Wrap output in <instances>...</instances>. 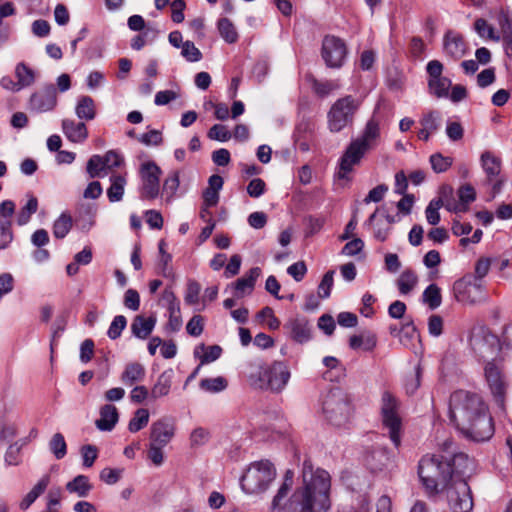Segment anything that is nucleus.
Returning <instances> with one entry per match:
<instances>
[{"instance_id": "1", "label": "nucleus", "mask_w": 512, "mask_h": 512, "mask_svg": "<svg viewBox=\"0 0 512 512\" xmlns=\"http://www.w3.org/2000/svg\"><path fill=\"white\" fill-rule=\"evenodd\" d=\"M293 481V470H286L283 482L272 499L274 512H329L332 506L331 476L326 470L314 467L306 459L301 468V485L290 494Z\"/></svg>"}, {"instance_id": "2", "label": "nucleus", "mask_w": 512, "mask_h": 512, "mask_svg": "<svg viewBox=\"0 0 512 512\" xmlns=\"http://www.w3.org/2000/svg\"><path fill=\"white\" fill-rule=\"evenodd\" d=\"M449 417L456 429L475 442L489 440L494 434L489 408L481 395L456 390L450 395Z\"/></svg>"}, {"instance_id": "3", "label": "nucleus", "mask_w": 512, "mask_h": 512, "mask_svg": "<svg viewBox=\"0 0 512 512\" xmlns=\"http://www.w3.org/2000/svg\"><path fill=\"white\" fill-rule=\"evenodd\" d=\"M471 461L464 453H454L452 457L425 455L418 465V475L428 494L439 493L458 474H466Z\"/></svg>"}, {"instance_id": "4", "label": "nucleus", "mask_w": 512, "mask_h": 512, "mask_svg": "<svg viewBox=\"0 0 512 512\" xmlns=\"http://www.w3.org/2000/svg\"><path fill=\"white\" fill-rule=\"evenodd\" d=\"M251 368L249 380L252 385L275 393L283 391L291 377L287 364L282 361H274L271 365L256 362Z\"/></svg>"}, {"instance_id": "5", "label": "nucleus", "mask_w": 512, "mask_h": 512, "mask_svg": "<svg viewBox=\"0 0 512 512\" xmlns=\"http://www.w3.org/2000/svg\"><path fill=\"white\" fill-rule=\"evenodd\" d=\"M276 477L274 464L262 459L254 461L245 469L240 478V486L246 494H260L265 492Z\"/></svg>"}, {"instance_id": "6", "label": "nucleus", "mask_w": 512, "mask_h": 512, "mask_svg": "<svg viewBox=\"0 0 512 512\" xmlns=\"http://www.w3.org/2000/svg\"><path fill=\"white\" fill-rule=\"evenodd\" d=\"M321 410L324 418L334 426L346 424L352 414L348 395L341 388H332L321 398Z\"/></svg>"}, {"instance_id": "7", "label": "nucleus", "mask_w": 512, "mask_h": 512, "mask_svg": "<svg viewBox=\"0 0 512 512\" xmlns=\"http://www.w3.org/2000/svg\"><path fill=\"white\" fill-rule=\"evenodd\" d=\"M483 374L492 400L496 406L504 412L506 409L509 381L503 370V366L495 360L488 361L483 367Z\"/></svg>"}, {"instance_id": "8", "label": "nucleus", "mask_w": 512, "mask_h": 512, "mask_svg": "<svg viewBox=\"0 0 512 512\" xmlns=\"http://www.w3.org/2000/svg\"><path fill=\"white\" fill-rule=\"evenodd\" d=\"M464 475L458 474L441 490L445 491L447 503L452 512H471L474 506L472 492Z\"/></svg>"}, {"instance_id": "9", "label": "nucleus", "mask_w": 512, "mask_h": 512, "mask_svg": "<svg viewBox=\"0 0 512 512\" xmlns=\"http://www.w3.org/2000/svg\"><path fill=\"white\" fill-rule=\"evenodd\" d=\"M399 402L388 391H384L381 397V416L384 428L389 432L390 440L398 448L401 444L402 421L398 413Z\"/></svg>"}, {"instance_id": "10", "label": "nucleus", "mask_w": 512, "mask_h": 512, "mask_svg": "<svg viewBox=\"0 0 512 512\" xmlns=\"http://www.w3.org/2000/svg\"><path fill=\"white\" fill-rule=\"evenodd\" d=\"M360 102L351 95L339 98L328 112V126L331 132H339L352 124Z\"/></svg>"}, {"instance_id": "11", "label": "nucleus", "mask_w": 512, "mask_h": 512, "mask_svg": "<svg viewBox=\"0 0 512 512\" xmlns=\"http://www.w3.org/2000/svg\"><path fill=\"white\" fill-rule=\"evenodd\" d=\"M161 168L151 160L141 163L138 169L139 196L143 200H154L160 195Z\"/></svg>"}, {"instance_id": "12", "label": "nucleus", "mask_w": 512, "mask_h": 512, "mask_svg": "<svg viewBox=\"0 0 512 512\" xmlns=\"http://www.w3.org/2000/svg\"><path fill=\"white\" fill-rule=\"evenodd\" d=\"M348 54L345 42L334 35H326L322 40L321 56L327 67L339 69L344 65Z\"/></svg>"}, {"instance_id": "13", "label": "nucleus", "mask_w": 512, "mask_h": 512, "mask_svg": "<svg viewBox=\"0 0 512 512\" xmlns=\"http://www.w3.org/2000/svg\"><path fill=\"white\" fill-rule=\"evenodd\" d=\"M124 163V157L111 150L105 155H92L87 162L86 171L90 178L104 177Z\"/></svg>"}, {"instance_id": "14", "label": "nucleus", "mask_w": 512, "mask_h": 512, "mask_svg": "<svg viewBox=\"0 0 512 512\" xmlns=\"http://www.w3.org/2000/svg\"><path fill=\"white\" fill-rule=\"evenodd\" d=\"M443 64L439 60H431L426 65L429 93L437 98H447L452 81L443 76Z\"/></svg>"}, {"instance_id": "15", "label": "nucleus", "mask_w": 512, "mask_h": 512, "mask_svg": "<svg viewBox=\"0 0 512 512\" xmlns=\"http://www.w3.org/2000/svg\"><path fill=\"white\" fill-rule=\"evenodd\" d=\"M367 153L359 144L351 141L347 146L343 155L339 158L335 177L340 180H350V173L353 171L354 166L360 164L362 158Z\"/></svg>"}, {"instance_id": "16", "label": "nucleus", "mask_w": 512, "mask_h": 512, "mask_svg": "<svg viewBox=\"0 0 512 512\" xmlns=\"http://www.w3.org/2000/svg\"><path fill=\"white\" fill-rule=\"evenodd\" d=\"M283 327L288 337L297 344H306L313 337L312 324L303 315L289 318Z\"/></svg>"}, {"instance_id": "17", "label": "nucleus", "mask_w": 512, "mask_h": 512, "mask_svg": "<svg viewBox=\"0 0 512 512\" xmlns=\"http://www.w3.org/2000/svg\"><path fill=\"white\" fill-rule=\"evenodd\" d=\"M468 52L464 37L457 31L448 30L443 36V53L452 60H459Z\"/></svg>"}, {"instance_id": "18", "label": "nucleus", "mask_w": 512, "mask_h": 512, "mask_svg": "<svg viewBox=\"0 0 512 512\" xmlns=\"http://www.w3.org/2000/svg\"><path fill=\"white\" fill-rule=\"evenodd\" d=\"M162 300L167 305L169 314L168 322L165 326V331L169 334L176 333L181 329L183 324L180 312V303L173 291L169 289L164 290Z\"/></svg>"}, {"instance_id": "19", "label": "nucleus", "mask_w": 512, "mask_h": 512, "mask_svg": "<svg viewBox=\"0 0 512 512\" xmlns=\"http://www.w3.org/2000/svg\"><path fill=\"white\" fill-rule=\"evenodd\" d=\"M57 104L56 88L50 84L41 91L34 93L30 98V105L36 112H47L55 108Z\"/></svg>"}, {"instance_id": "20", "label": "nucleus", "mask_w": 512, "mask_h": 512, "mask_svg": "<svg viewBox=\"0 0 512 512\" xmlns=\"http://www.w3.org/2000/svg\"><path fill=\"white\" fill-rule=\"evenodd\" d=\"M174 424L169 419H160L151 425L150 442L166 446L174 436Z\"/></svg>"}, {"instance_id": "21", "label": "nucleus", "mask_w": 512, "mask_h": 512, "mask_svg": "<svg viewBox=\"0 0 512 512\" xmlns=\"http://www.w3.org/2000/svg\"><path fill=\"white\" fill-rule=\"evenodd\" d=\"M457 195L459 198V202L447 200L445 203V208L450 212H466L468 210L469 204L475 201L476 199V191L470 184L462 185L458 189Z\"/></svg>"}, {"instance_id": "22", "label": "nucleus", "mask_w": 512, "mask_h": 512, "mask_svg": "<svg viewBox=\"0 0 512 512\" xmlns=\"http://www.w3.org/2000/svg\"><path fill=\"white\" fill-rule=\"evenodd\" d=\"M61 127L65 137L72 143H83L88 138V130L83 121L65 118Z\"/></svg>"}, {"instance_id": "23", "label": "nucleus", "mask_w": 512, "mask_h": 512, "mask_svg": "<svg viewBox=\"0 0 512 512\" xmlns=\"http://www.w3.org/2000/svg\"><path fill=\"white\" fill-rule=\"evenodd\" d=\"M380 136L379 122L375 118H371L365 125L362 134L355 140L367 152L372 149Z\"/></svg>"}, {"instance_id": "24", "label": "nucleus", "mask_w": 512, "mask_h": 512, "mask_svg": "<svg viewBox=\"0 0 512 512\" xmlns=\"http://www.w3.org/2000/svg\"><path fill=\"white\" fill-rule=\"evenodd\" d=\"M261 275V269L259 267L251 268L246 274L238 278L233 287L235 290V296L242 298L246 294H250L255 286V283Z\"/></svg>"}, {"instance_id": "25", "label": "nucleus", "mask_w": 512, "mask_h": 512, "mask_svg": "<svg viewBox=\"0 0 512 512\" xmlns=\"http://www.w3.org/2000/svg\"><path fill=\"white\" fill-rule=\"evenodd\" d=\"M119 420V413L113 404H105L99 410L95 426L100 431H111Z\"/></svg>"}, {"instance_id": "26", "label": "nucleus", "mask_w": 512, "mask_h": 512, "mask_svg": "<svg viewBox=\"0 0 512 512\" xmlns=\"http://www.w3.org/2000/svg\"><path fill=\"white\" fill-rule=\"evenodd\" d=\"M157 319L154 315L148 317L144 315H137L132 323L131 330L135 337L139 339H146L155 328Z\"/></svg>"}, {"instance_id": "27", "label": "nucleus", "mask_w": 512, "mask_h": 512, "mask_svg": "<svg viewBox=\"0 0 512 512\" xmlns=\"http://www.w3.org/2000/svg\"><path fill=\"white\" fill-rule=\"evenodd\" d=\"M51 481L49 474L43 475L31 490L22 498L19 508L23 511L27 510L47 489Z\"/></svg>"}, {"instance_id": "28", "label": "nucleus", "mask_w": 512, "mask_h": 512, "mask_svg": "<svg viewBox=\"0 0 512 512\" xmlns=\"http://www.w3.org/2000/svg\"><path fill=\"white\" fill-rule=\"evenodd\" d=\"M452 192L453 190L450 186H443L440 192L441 197L430 201L425 209V216L430 225H437L440 222L439 210L444 205V198L448 195L451 196Z\"/></svg>"}, {"instance_id": "29", "label": "nucleus", "mask_w": 512, "mask_h": 512, "mask_svg": "<svg viewBox=\"0 0 512 512\" xmlns=\"http://www.w3.org/2000/svg\"><path fill=\"white\" fill-rule=\"evenodd\" d=\"M392 462V456L387 448L379 447L374 449L366 458V463L371 471H381Z\"/></svg>"}, {"instance_id": "30", "label": "nucleus", "mask_w": 512, "mask_h": 512, "mask_svg": "<svg viewBox=\"0 0 512 512\" xmlns=\"http://www.w3.org/2000/svg\"><path fill=\"white\" fill-rule=\"evenodd\" d=\"M472 287L480 290L482 285L476 282L472 283L467 278L455 281L453 284V293L456 300L462 303H475V299L470 296V290Z\"/></svg>"}, {"instance_id": "31", "label": "nucleus", "mask_w": 512, "mask_h": 512, "mask_svg": "<svg viewBox=\"0 0 512 512\" xmlns=\"http://www.w3.org/2000/svg\"><path fill=\"white\" fill-rule=\"evenodd\" d=\"M174 378L173 369L164 370L158 377L156 383L151 390V399L155 400L160 397L167 396L170 393Z\"/></svg>"}, {"instance_id": "32", "label": "nucleus", "mask_w": 512, "mask_h": 512, "mask_svg": "<svg viewBox=\"0 0 512 512\" xmlns=\"http://www.w3.org/2000/svg\"><path fill=\"white\" fill-rule=\"evenodd\" d=\"M180 186V174L178 171H173L165 178L162 186L161 197L166 204H170L177 196V191Z\"/></svg>"}, {"instance_id": "33", "label": "nucleus", "mask_w": 512, "mask_h": 512, "mask_svg": "<svg viewBox=\"0 0 512 512\" xmlns=\"http://www.w3.org/2000/svg\"><path fill=\"white\" fill-rule=\"evenodd\" d=\"M159 30L154 24H148L147 28L140 31L130 40V45L135 50H141L145 45L153 43L158 37Z\"/></svg>"}, {"instance_id": "34", "label": "nucleus", "mask_w": 512, "mask_h": 512, "mask_svg": "<svg viewBox=\"0 0 512 512\" xmlns=\"http://www.w3.org/2000/svg\"><path fill=\"white\" fill-rule=\"evenodd\" d=\"M481 166L487 175L488 182H492L501 171V160L491 152L486 151L481 155Z\"/></svg>"}, {"instance_id": "35", "label": "nucleus", "mask_w": 512, "mask_h": 512, "mask_svg": "<svg viewBox=\"0 0 512 512\" xmlns=\"http://www.w3.org/2000/svg\"><path fill=\"white\" fill-rule=\"evenodd\" d=\"M75 113L80 120L91 121L96 117L95 102L90 96H81L76 104Z\"/></svg>"}, {"instance_id": "36", "label": "nucleus", "mask_w": 512, "mask_h": 512, "mask_svg": "<svg viewBox=\"0 0 512 512\" xmlns=\"http://www.w3.org/2000/svg\"><path fill=\"white\" fill-rule=\"evenodd\" d=\"M222 348L219 345L205 346L200 344L194 350V356L198 358L201 365L209 364L221 357Z\"/></svg>"}, {"instance_id": "37", "label": "nucleus", "mask_w": 512, "mask_h": 512, "mask_svg": "<svg viewBox=\"0 0 512 512\" xmlns=\"http://www.w3.org/2000/svg\"><path fill=\"white\" fill-rule=\"evenodd\" d=\"M66 490L71 494H76L78 497H87L92 490V485L89 478L85 475H78L73 480L66 483Z\"/></svg>"}, {"instance_id": "38", "label": "nucleus", "mask_w": 512, "mask_h": 512, "mask_svg": "<svg viewBox=\"0 0 512 512\" xmlns=\"http://www.w3.org/2000/svg\"><path fill=\"white\" fill-rule=\"evenodd\" d=\"M418 284L417 274L411 270H404L396 281L397 288L401 295L410 294Z\"/></svg>"}, {"instance_id": "39", "label": "nucleus", "mask_w": 512, "mask_h": 512, "mask_svg": "<svg viewBox=\"0 0 512 512\" xmlns=\"http://www.w3.org/2000/svg\"><path fill=\"white\" fill-rule=\"evenodd\" d=\"M376 335L372 332H363L360 335H353L349 339V346L356 349L371 351L376 347Z\"/></svg>"}, {"instance_id": "40", "label": "nucleus", "mask_w": 512, "mask_h": 512, "mask_svg": "<svg viewBox=\"0 0 512 512\" xmlns=\"http://www.w3.org/2000/svg\"><path fill=\"white\" fill-rule=\"evenodd\" d=\"M381 211H383V209L377 208L376 211L369 216L365 225L373 226L374 237L378 241L384 242L389 236L391 227L385 225L382 219L377 220V214Z\"/></svg>"}, {"instance_id": "41", "label": "nucleus", "mask_w": 512, "mask_h": 512, "mask_svg": "<svg viewBox=\"0 0 512 512\" xmlns=\"http://www.w3.org/2000/svg\"><path fill=\"white\" fill-rule=\"evenodd\" d=\"M38 210V199L32 195L27 194V202L26 204L19 210L17 214V224L19 226L26 225L29 221L31 216L36 213Z\"/></svg>"}, {"instance_id": "42", "label": "nucleus", "mask_w": 512, "mask_h": 512, "mask_svg": "<svg viewBox=\"0 0 512 512\" xmlns=\"http://www.w3.org/2000/svg\"><path fill=\"white\" fill-rule=\"evenodd\" d=\"M217 28L226 43L233 44L238 41V32L230 19L220 18L217 22Z\"/></svg>"}, {"instance_id": "43", "label": "nucleus", "mask_w": 512, "mask_h": 512, "mask_svg": "<svg viewBox=\"0 0 512 512\" xmlns=\"http://www.w3.org/2000/svg\"><path fill=\"white\" fill-rule=\"evenodd\" d=\"M201 390L208 393H220L228 387V381L223 376H217L214 378H203L199 382Z\"/></svg>"}, {"instance_id": "44", "label": "nucleus", "mask_w": 512, "mask_h": 512, "mask_svg": "<svg viewBox=\"0 0 512 512\" xmlns=\"http://www.w3.org/2000/svg\"><path fill=\"white\" fill-rule=\"evenodd\" d=\"M73 220L68 212H63L53 223V235L55 238L63 239L69 233Z\"/></svg>"}, {"instance_id": "45", "label": "nucleus", "mask_w": 512, "mask_h": 512, "mask_svg": "<svg viewBox=\"0 0 512 512\" xmlns=\"http://www.w3.org/2000/svg\"><path fill=\"white\" fill-rule=\"evenodd\" d=\"M311 86L313 92L320 98H325L340 88L339 83L335 80L312 79Z\"/></svg>"}, {"instance_id": "46", "label": "nucleus", "mask_w": 512, "mask_h": 512, "mask_svg": "<svg viewBox=\"0 0 512 512\" xmlns=\"http://www.w3.org/2000/svg\"><path fill=\"white\" fill-rule=\"evenodd\" d=\"M422 300L431 310L437 309L442 303L441 289L434 283L428 285L422 294Z\"/></svg>"}, {"instance_id": "47", "label": "nucleus", "mask_w": 512, "mask_h": 512, "mask_svg": "<svg viewBox=\"0 0 512 512\" xmlns=\"http://www.w3.org/2000/svg\"><path fill=\"white\" fill-rule=\"evenodd\" d=\"M126 179L123 176L111 177V185L107 190L110 202L120 201L124 195Z\"/></svg>"}, {"instance_id": "48", "label": "nucleus", "mask_w": 512, "mask_h": 512, "mask_svg": "<svg viewBox=\"0 0 512 512\" xmlns=\"http://www.w3.org/2000/svg\"><path fill=\"white\" fill-rule=\"evenodd\" d=\"M150 413L147 408H138L130 419V433H135L145 428L149 422Z\"/></svg>"}, {"instance_id": "49", "label": "nucleus", "mask_w": 512, "mask_h": 512, "mask_svg": "<svg viewBox=\"0 0 512 512\" xmlns=\"http://www.w3.org/2000/svg\"><path fill=\"white\" fill-rule=\"evenodd\" d=\"M15 75L17 78V85L21 89L30 86L35 80L34 72L24 63H18L15 68Z\"/></svg>"}, {"instance_id": "50", "label": "nucleus", "mask_w": 512, "mask_h": 512, "mask_svg": "<svg viewBox=\"0 0 512 512\" xmlns=\"http://www.w3.org/2000/svg\"><path fill=\"white\" fill-rule=\"evenodd\" d=\"M49 449L56 459L60 460L67 454V444L61 433H55L49 441Z\"/></svg>"}, {"instance_id": "51", "label": "nucleus", "mask_w": 512, "mask_h": 512, "mask_svg": "<svg viewBox=\"0 0 512 512\" xmlns=\"http://www.w3.org/2000/svg\"><path fill=\"white\" fill-rule=\"evenodd\" d=\"M429 162L435 173H443L452 166L453 159L448 156H443L441 153H434L430 156Z\"/></svg>"}, {"instance_id": "52", "label": "nucleus", "mask_w": 512, "mask_h": 512, "mask_svg": "<svg viewBox=\"0 0 512 512\" xmlns=\"http://www.w3.org/2000/svg\"><path fill=\"white\" fill-rule=\"evenodd\" d=\"M474 30L481 38H487L496 42L500 40V36L495 34L494 28L483 18H478L474 22Z\"/></svg>"}, {"instance_id": "53", "label": "nucleus", "mask_w": 512, "mask_h": 512, "mask_svg": "<svg viewBox=\"0 0 512 512\" xmlns=\"http://www.w3.org/2000/svg\"><path fill=\"white\" fill-rule=\"evenodd\" d=\"M11 220H0V250L6 249L13 241Z\"/></svg>"}, {"instance_id": "54", "label": "nucleus", "mask_w": 512, "mask_h": 512, "mask_svg": "<svg viewBox=\"0 0 512 512\" xmlns=\"http://www.w3.org/2000/svg\"><path fill=\"white\" fill-rule=\"evenodd\" d=\"M207 136L211 140L227 142L231 137V132L225 125L214 124L208 131Z\"/></svg>"}, {"instance_id": "55", "label": "nucleus", "mask_w": 512, "mask_h": 512, "mask_svg": "<svg viewBox=\"0 0 512 512\" xmlns=\"http://www.w3.org/2000/svg\"><path fill=\"white\" fill-rule=\"evenodd\" d=\"M125 469H117V468H104L99 475L101 481L108 485H113L117 483L124 475Z\"/></svg>"}, {"instance_id": "56", "label": "nucleus", "mask_w": 512, "mask_h": 512, "mask_svg": "<svg viewBox=\"0 0 512 512\" xmlns=\"http://www.w3.org/2000/svg\"><path fill=\"white\" fill-rule=\"evenodd\" d=\"M334 273L333 270H329L324 274L318 286V295L320 298L326 299L330 296L334 283Z\"/></svg>"}, {"instance_id": "57", "label": "nucleus", "mask_w": 512, "mask_h": 512, "mask_svg": "<svg viewBox=\"0 0 512 512\" xmlns=\"http://www.w3.org/2000/svg\"><path fill=\"white\" fill-rule=\"evenodd\" d=\"M181 55L188 62H198L202 59L201 51L192 41H185L181 48Z\"/></svg>"}, {"instance_id": "58", "label": "nucleus", "mask_w": 512, "mask_h": 512, "mask_svg": "<svg viewBox=\"0 0 512 512\" xmlns=\"http://www.w3.org/2000/svg\"><path fill=\"white\" fill-rule=\"evenodd\" d=\"M421 368L419 365L415 367L412 374L407 376L404 381V388L407 394L413 395L420 386Z\"/></svg>"}, {"instance_id": "59", "label": "nucleus", "mask_w": 512, "mask_h": 512, "mask_svg": "<svg viewBox=\"0 0 512 512\" xmlns=\"http://www.w3.org/2000/svg\"><path fill=\"white\" fill-rule=\"evenodd\" d=\"M440 113L437 111H431L423 116L420 123L422 127L429 130L431 133H435L440 127Z\"/></svg>"}, {"instance_id": "60", "label": "nucleus", "mask_w": 512, "mask_h": 512, "mask_svg": "<svg viewBox=\"0 0 512 512\" xmlns=\"http://www.w3.org/2000/svg\"><path fill=\"white\" fill-rule=\"evenodd\" d=\"M127 325L126 317L123 315L116 316L111 322L107 335L110 339H117Z\"/></svg>"}, {"instance_id": "61", "label": "nucleus", "mask_w": 512, "mask_h": 512, "mask_svg": "<svg viewBox=\"0 0 512 512\" xmlns=\"http://www.w3.org/2000/svg\"><path fill=\"white\" fill-rule=\"evenodd\" d=\"M137 140L146 146H157L162 142V134L159 130L152 129L136 136Z\"/></svg>"}, {"instance_id": "62", "label": "nucleus", "mask_w": 512, "mask_h": 512, "mask_svg": "<svg viewBox=\"0 0 512 512\" xmlns=\"http://www.w3.org/2000/svg\"><path fill=\"white\" fill-rule=\"evenodd\" d=\"M247 193L252 198L261 197L266 191V184L261 178H253L247 185Z\"/></svg>"}, {"instance_id": "63", "label": "nucleus", "mask_w": 512, "mask_h": 512, "mask_svg": "<svg viewBox=\"0 0 512 512\" xmlns=\"http://www.w3.org/2000/svg\"><path fill=\"white\" fill-rule=\"evenodd\" d=\"M145 221L151 229L159 230L163 226L162 214L154 209L145 211Z\"/></svg>"}, {"instance_id": "64", "label": "nucleus", "mask_w": 512, "mask_h": 512, "mask_svg": "<svg viewBox=\"0 0 512 512\" xmlns=\"http://www.w3.org/2000/svg\"><path fill=\"white\" fill-rule=\"evenodd\" d=\"M364 248V242L360 238H354L347 242L342 248L341 253L346 256L358 255Z\"/></svg>"}]
</instances>
